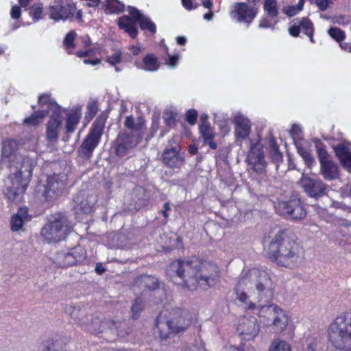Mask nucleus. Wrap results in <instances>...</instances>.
<instances>
[{
	"label": "nucleus",
	"instance_id": "obj_1",
	"mask_svg": "<svg viewBox=\"0 0 351 351\" xmlns=\"http://www.w3.org/2000/svg\"><path fill=\"white\" fill-rule=\"evenodd\" d=\"M169 270L172 276L181 280L182 288L191 291L215 285L220 276L215 263L196 256L174 260L170 263Z\"/></svg>",
	"mask_w": 351,
	"mask_h": 351
},
{
	"label": "nucleus",
	"instance_id": "obj_2",
	"mask_svg": "<svg viewBox=\"0 0 351 351\" xmlns=\"http://www.w3.org/2000/svg\"><path fill=\"white\" fill-rule=\"evenodd\" d=\"M300 246L295 242V236L289 230H279L270 241L269 258L277 265L292 267L301 260Z\"/></svg>",
	"mask_w": 351,
	"mask_h": 351
},
{
	"label": "nucleus",
	"instance_id": "obj_3",
	"mask_svg": "<svg viewBox=\"0 0 351 351\" xmlns=\"http://www.w3.org/2000/svg\"><path fill=\"white\" fill-rule=\"evenodd\" d=\"M82 117L81 107L72 108L66 114L62 141L66 142L76 130ZM63 116L60 109L55 110L45 125V138L49 143H56L63 129Z\"/></svg>",
	"mask_w": 351,
	"mask_h": 351
},
{
	"label": "nucleus",
	"instance_id": "obj_4",
	"mask_svg": "<svg viewBox=\"0 0 351 351\" xmlns=\"http://www.w3.org/2000/svg\"><path fill=\"white\" fill-rule=\"evenodd\" d=\"M14 171L10 170L3 193L7 198L14 204L21 202L32 176L33 167L28 160L17 162Z\"/></svg>",
	"mask_w": 351,
	"mask_h": 351
},
{
	"label": "nucleus",
	"instance_id": "obj_5",
	"mask_svg": "<svg viewBox=\"0 0 351 351\" xmlns=\"http://www.w3.org/2000/svg\"><path fill=\"white\" fill-rule=\"evenodd\" d=\"M190 325L186 311L176 308L171 311L164 310L156 319L157 330L155 334L162 340L169 338L171 334L185 331Z\"/></svg>",
	"mask_w": 351,
	"mask_h": 351
},
{
	"label": "nucleus",
	"instance_id": "obj_6",
	"mask_svg": "<svg viewBox=\"0 0 351 351\" xmlns=\"http://www.w3.org/2000/svg\"><path fill=\"white\" fill-rule=\"evenodd\" d=\"M328 340L339 350L351 351V312L338 315L330 324L328 329Z\"/></svg>",
	"mask_w": 351,
	"mask_h": 351
},
{
	"label": "nucleus",
	"instance_id": "obj_7",
	"mask_svg": "<svg viewBox=\"0 0 351 351\" xmlns=\"http://www.w3.org/2000/svg\"><path fill=\"white\" fill-rule=\"evenodd\" d=\"M243 285L248 289L256 288L261 300L270 302L274 296V283L269 274L258 268L249 269L243 275Z\"/></svg>",
	"mask_w": 351,
	"mask_h": 351
},
{
	"label": "nucleus",
	"instance_id": "obj_8",
	"mask_svg": "<svg viewBox=\"0 0 351 351\" xmlns=\"http://www.w3.org/2000/svg\"><path fill=\"white\" fill-rule=\"evenodd\" d=\"M71 230L67 216L58 212L50 216L48 223L42 228L40 234L49 242H58L65 239Z\"/></svg>",
	"mask_w": 351,
	"mask_h": 351
},
{
	"label": "nucleus",
	"instance_id": "obj_9",
	"mask_svg": "<svg viewBox=\"0 0 351 351\" xmlns=\"http://www.w3.org/2000/svg\"><path fill=\"white\" fill-rule=\"evenodd\" d=\"M106 118L98 117L92 124L90 130L79 147V154L82 158H90L95 148L98 146L104 133Z\"/></svg>",
	"mask_w": 351,
	"mask_h": 351
},
{
	"label": "nucleus",
	"instance_id": "obj_10",
	"mask_svg": "<svg viewBox=\"0 0 351 351\" xmlns=\"http://www.w3.org/2000/svg\"><path fill=\"white\" fill-rule=\"evenodd\" d=\"M247 297L243 292V308L246 311V314L243 316V339L252 340L259 332V324L254 315H257L259 309L252 302L247 301Z\"/></svg>",
	"mask_w": 351,
	"mask_h": 351
},
{
	"label": "nucleus",
	"instance_id": "obj_11",
	"mask_svg": "<svg viewBox=\"0 0 351 351\" xmlns=\"http://www.w3.org/2000/svg\"><path fill=\"white\" fill-rule=\"evenodd\" d=\"M123 324V322H117L104 317H95L92 319L88 330L93 334L104 333V338L108 341H112L117 337L121 336V332L119 328Z\"/></svg>",
	"mask_w": 351,
	"mask_h": 351
},
{
	"label": "nucleus",
	"instance_id": "obj_12",
	"mask_svg": "<svg viewBox=\"0 0 351 351\" xmlns=\"http://www.w3.org/2000/svg\"><path fill=\"white\" fill-rule=\"evenodd\" d=\"M258 313L267 319V324L273 326L277 332H282L288 324L287 315L276 304L260 305Z\"/></svg>",
	"mask_w": 351,
	"mask_h": 351
},
{
	"label": "nucleus",
	"instance_id": "obj_13",
	"mask_svg": "<svg viewBox=\"0 0 351 351\" xmlns=\"http://www.w3.org/2000/svg\"><path fill=\"white\" fill-rule=\"evenodd\" d=\"M277 212L282 216L291 219L300 220L306 216V211L300 199L293 197L287 201L279 202L276 206Z\"/></svg>",
	"mask_w": 351,
	"mask_h": 351
},
{
	"label": "nucleus",
	"instance_id": "obj_14",
	"mask_svg": "<svg viewBox=\"0 0 351 351\" xmlns=\"http://www.w3.org/2000/svg\"><path fill=\"white\" fill-rule=\"evenodd\" d=\"M76 5L71 0H54L48 7V14L55 21L71 19L76 10Z\"/></svg>",
	"mask_w": 351,
	"mask_h": 351
},
{
	"label": "nucleus",
	"instance_id": "obj_15",
	"mask_svg": "<svg viewBox=\"0 0 351 351\" xmlns=\"http://www.w3.org/2000/svg\"><path fill=\"white\" fill-rule=\"evenodd\" d=\"M245 161L247 163L249 171L252 170L258 174L264 172L266 162L263 145L260 143L259 139L256 140L255 143L250 140V149Z\"/></svg>",
	"mask_w": 351,
	"mask_h": 351
},
{
	"label": "nucleus",
	"instance_id": "obj_16",
	"mask_svg": "<svg viewBox=\"0 0 351 351\" xmlns=\"http://www.w3.org/2000/svg\"><path fill=\"white\" fill-rule=\"evenodd\" d=\"M317 153L320 162V173L326 180L337 179L339 176V166L330 159V156L325 149L317 145Z\"/></svg>",
	"mask_w": 351,
	"mask_h": 351
},
{
	"label": "nucleus",
	"instance_id": "obj_17",
	"mask_svg": "<svg viewBox=\"0 0 351 351\" xmlns=\"http://www.w3.org/2000/svg\"><path fill=\"white\" fill-rule=\"evenodd\" d=\"M178 136H173L171 141H169L171 147L165 148L162 154V163L171 169H180L185 162V158L180 154L181 147L178 144L172 146L171 142L176 143Z\"/></svg>",
	"mask_w": 351,
	"mask_h": 351
},
{
	"label": "nucleus",
	"instance_id": "obj_18",
	"mask_svg": "<svg viewBox=\"0 0 351 351\" xmlns=\"http://www.w3.org/2000/svg\"><path fill=\"white\" fill-rule=\"evenodd\" d=\"M66 183L58 174L48 176L42 195L46 202H52L57 199L62 193Z\"/></svg>",
	"mask_w": 351,
	"mask_h": 351
},
{
	"label": "nucleus",
	"instance_id": "obj_19",
	"mask_svg": "<svg viewBox=\"0 0 351 351\" xmlns=\"http://www.w3.org/2000/svg\"><path fill=\"white\" fill-rule=\"evenodd\" d=\"M128 12L131 16H121L117 24L119 27L124 30L132 38H136L138 34L136 23H139L145 16L134 7H129Z\"/></svg>",
	"mask_w": 351,
	"mask_h": 351
},
{
	"label": "nucleus",
	"instance_id": "obj_20",
	"mask_svg": "<svg viewBox=\"0 0 351 351\" xmlns=\"http://www.w3.org/2000/svg\"><path fill=\"white\" fill-rule=\"evenodd\" d=\"M86 258V250L82 247H75L71 252H60L56 258V264L60 267H68L81 263Z\"/></svg>",
	"mask_w": 351,
	"mask_h": 351
},
{
	"label": "nucleus",
	"instance_id": "obj_21",
	"mask_svg": "<svg viewBox=\"0 0 351 351\" xmlns=\"http://www.w3.org/2000/svg\"><path fill=\"white\" fill-rule=\"evenodd\" d=\"M300 184L305 193L311 197L318 199L326 194V186L320 180L302 177Z\"/></svg>",
	"mask_w": 351,
	"mask_h": 351
},
{
	"label": "nucleus",
	"instance_id": "obj_22",
	"mask_svg": "<svg viewBox=\"0 0 351 351\" xmlns=\"http://www.w3.org/2000/svg\"><path fill=\"white\" fill-rule=\"evenodd\" d=\"M134 135L126 132L119 133L114 141V151L119 157L124 156L127 151L137 145L139 141L134 140Z\"/></svg>",
	"mask_w": 351,
	"mask_h": 351
},
{
	"label": "nucleus",
	"instance_id": "obj_23",
	"mask_svg": "<svg viewBox=\"0 0 351 351\" xmlns=\"http://www.w3.org/2000/svg\"><path fill=\"white\" fill-rule=\"evenodd\" d=\"M199 130L204 143L208 145L211 149L215 150L217 148V143L213 141L215 133L210 123L206 120H202V123L199 125Z\"/></svg>",
	"mask_w": 351,
	"mask_h": 351
},
{
	"label": "nucleus",
	"instance_id": "obj_24",
	"mask_svg": "<svg viewBox=\"0 0 351 351\" xmlns=\"http://www.w3.org/2000/svg\"><path fill=\"white\" fill-rule=\"evenodd\" d=\"M74 202L75 204L73 210L77 218L82 219L84 217H86L93 212V206L87 198L77 195L75 197Z\"/></svg>",
	"mask_w": 351,
	"mask_h": 351
},
{
	"label": "nucleus",
	"instance_id": "obj_25",
	"mask_svg": "<svg viewBox=\"0 0 351 351\" xmlns=\"http://www.w3.org/2000/svg\"><path fill=\"white\" fill-rule=\"evenodd\" d=\"M20 146L19 141L8 138L2 142L1 156L3 158H10L14 156Z\"/></svg>",
	"mask_w": 351,
	"mask_h": 351
},
{
	"label": "nucleus",
	"instance_id": "obj_26",
	"mask_svg": "<svg viewBox=\"0 0 351 351\" xmlns=\"http://www.w3.org/2000/svg\"><path fill=\"white\" fill-rule=\"evenodd\" d=\"M336 155L339 158L341 165L351 171V151L344 144H339L335 147Z\"/></svg>",
	"mask_w": 351,
	"mask_h": 351
},
{
	"label": "nucleus",
	"instance_id": "obj_27",
	"mask_svg": "<svg viewBox=\"0 0 351 351\" xmlns=\"http://www.w3.org/2000/svg\"><path fill=\"white\" fill-rule=\"evenodd\" d=\"M136 284L143 286L147 290H156L159 287V281L154 276L149 275H141L135 280Z\"/></svg>",
	"mask_w": 351,
	"mask_h": 351
},
{
	"label": "nucleus",
	"instance_id": "obj_28",
	"mask_svg": "<svg viewBox=\"0 0 351 351\" xmlns=\"http://www.w3.org/2000/svg\"><path fill=\"white\" fill-rule=\"evenodd\" d=\"M141 69L146 71L154 72L160 68V62L154 53H147L142 60Z\"/></svg>",
	"mask_w": 351,
	"mask_h": 351
},
{
	"label": "nucleus",
	"instance_id": "obj_29",
	"mask_svg": "<svg viewBox=\"0 0 351 351\" xmlns=\"http://www.w3.org/2000/svg\"><path fill=\"white\" fill-rule=\"evenodd\" d=\"M49 113L48 110H38L33 112L29 117L25 118L23 123L27 126H38L39 125Z\"/></svg>",
	"mask_w": 351,
	"mask_h": 351
},
{
	"label": "nucleus",
	"instance_id": "obj_30",
	"mask_svg": "<svg viewBox=\"0 0 351 351\" xmlns=\"http://www.w3.org/2000/svg\"><path fill=\"white\" fill-rule=\"evenodd\" d=\"M293 22L295 24H299L300 29L308 36L312 43L313 40V23L307 18H296Z\"/></svg>",
	"mask_w": 351,
	"mask_h": 351
},
{
	"label": "nucleus",
	"instance_id": "obj_31",
	"mask_svg": "<svg viewBox=\"0 0 351 351\" xmlns=\"http://www.w3.org/2000/svg\"><path fill=\"white\" fill-rule=\"evenodd\" d=\"M125 5L119 0H107L104 11L109 14H119L124 11Z\"/></svg>",
	"mask_w": 351,
	"mask_h": 351
},
{
	"label": "nucleus",
	"instance_id": "obj_32",
	"mask_svg": "<svg viewBox=\"0 0 351 351\" xmlns=\"http://www.w3.org/2000/svg\"><path fill=\"white\" fill-rule=\"evenodd\" d=\"M124 125L126 128L134 131H140L143 130L145 125V121L142 117H138L137 123H135L132 116H128L125 118Z\"/></svg>",
	"mask_w": 351,
	"mask_h": 351
},
{
	"label": "nucleus",
	"instance_id": "obj_33",
	"mask_svg": "<svg viewBox=\"0 0 351 351\" xmlns=\"http://www.w3.org/2000/svg\"><path fill=\"white\" fill-rule=\"evenodd\" d=\"M257 6L243 3V22L250 23L257 14Z\"/></svg>",
	"mask_w": 351,
	"mask_h": 351
},
{
	"label": "nucleus",
	"instance_id": "obj_34",
	"mask_svg": "<svg viewBox=\"0 0 351 351\" xmlns=\"http://www.w3.org/2000/svg\"><path fill=\"white\" fill-rule=\"evenodd\" d=\"M29 14L34 22L43 18V6L42 3H36L29 8Z\"/></svg>",
	"mask_w": 351,
	"mask_h": 351
},
{
	"label": "nucleus",
	"instance_id": "obj_35",
	"mask_svg": "<svg viewBox=\"0 0 351 351\" xmlns=\"http://www.w3.org/2000/svg\"><path fill=\"white\" fill-rule=\"evenodd\" d=\"M178 113L173 110L166 111L163 114L165 123L169 128H173L176 125L178 121Z\"/></svg>",
	"mask_w": 351,
	"mask_h": 351
},
{
	"label": "nucleus",
	"instance_id": "obj_36",
	"mask_svg": "<svg viewBox=\"0 0 351 351\" xmlns=\"http://www.w3.org/2000/svg\"><path fill=\"white\" fill-rule=\"evenodd\" d=\"M38 104L40 106L43 107L47 106L49 108H51L54 106H58L60 109V106L51 97V95L48 93H43L38 96Z\"/></svg>",
	"mask_w": 351,
	"mask_h": 351
},
{
	"label": "nucleus",
	"instance_id": "obj_37",
	"mask_svg": "<svg viewBox=\"0 0 351 351\" xmlns=\"http://www.w3.org/2000/svg\"><path fill=\"white\" fill-rule=\"evenodd\" d=\"M76 33L74 31H70L64 38L63 44L68 53H73V49L75 47V39Z\"/></svg>",
	"mask_w": 351,
	"mask_h": 351
},
{
	"label": "nucleus",
	"instance_id": "obj_38",
	"mask_svg": "<svg viewBox=\"0 0 351 351\" xmlns=\"http://www.w3.org/2000/svg\"><path fill=\"white\" fill-rule=\"evenodd\" d=\"M269 351H291V347L285 341L277 339L272 341Z\"/></svg>",
	"mask_w": 351,
	"mask_h": 351
},
{
	"label": "nucleus",
	"instance_id": "obj_39",
	"mask_svg": "<svg viewBox=\"0 0 351 351\" xmlns=\"http://www.w3.org/2000/svg\"><path fill=\"white\" fill-rule=\"evenodd\" d=\"M98 112V104L95 100H93L88 103L86 111L85 113V119L88 121H91Z\"/></svg>",
	"mask_w": 351,
	"mask_h": 351
},
{
	"label": "nucleus",
	"instance_id": "obj_40",
	"mask_svg": "<svg viewBox=\"0 0 351 351\" xmlns=\"http://www.w3.org/2000/svg\"><path fill=\"white\" fill-rule=\"evenodd\" d=\"M269 155L271 159L276 162L280 160L282 158V154L280 152L279 147L274 138L269 140Z\"/></svg>",
	"mask_w": 351,
	"mask_h": 351
},
{
	"label": "nucleus",
	"instance_id": "obj_41",
	"mask_svg": "<svg viewBox=\"0 0 351 351\" xmlns=\"http://www.w3.org/2000/svg\"><path fill=\"white\" fill-rule=\"evenodd\" d=\"M140 28L142 30H147L152 34H156V26L154 22H152L150 19L144 16L141 21L138 23Z\"/></svg>",
	"mask_w": 351,
	"mask_h": 351
},
{
	"label": "nucleus",
	"instance_id": "obj_42",
	"mask_svg": "<svg viewBox=\"0 0 351 351\" xmlns=\"http://www.w3.org/2000/svg\"><path fill=\"white\" fill-rule=\"evenodd\" d=\"M143 306L144 305L143 300L141 298H136L131 307V311L132 313V317L134 319H136L139 317L141 312L143 309Z\"/></svg>",
	"mask_w": 351,
	"mask_h": 351
},
{
	"label": "nucleus",
	"instance_id": "obj_43",
	"mask_svg": "<svg viewBox=\"0 0 351 351\" xmlns=\"http://www.w3.org/2000/svg\"><path fill=\"white\" fill-rule=\"evenodd\" d=\"M230 16L235 22L241 21V2L232 4L230 10Z\"/></svg>",
	"mask_w": 351,
	"mask_h": 351
},
{
	"label": "nucleus",
	"instance_id": "obj_44",
	"mask_svg": "<svg viewBox=\"0 0 351 351\" xmlns=\"http://www.w3.org/2000/svg\"><path fill=\"white\" fill-rule=\"evenodd\" d=\"M264 10L270 16L276 17L278 14L276 1L265 0Z\"/></svg>",
	"mask_w": 351,
	"mask_h": 351
},
{
	"label": "nucleus",
	"instance_id": "obj_45",
	"mask_svg": "<svg viewBox=\"0 0 351 351\" xmlns=\"http://www.w3.org/2000/svg\"><path fill=\"white\" fill-rule=\"evenodd\" d=\"M298 152L301 155V156L303 158L304 160L305 161V163L306 165L311 168L313 164L315 162V159L313 157L311 152L304 148H299Z\"/></svg>",
	"mask_w": 351,
	"mask_h": 351
},
{
	"label": "nucleus",
	"instance_id": "obj_46",
	"mask_svg": "<svg viewBox=\"0 0 351 351\" xmlns=\"http://www.w3.org/2000/svg\"><path fill=\"white\" fill-rule=\"evenodd\" d=\"M25 222V221L19 217L18 215L14 214L12 216L10 221L11 230L14 232L19 231L20 229L22 228Z\"/></svg>",
	"mask_w": 351,
	"mask_h": 351
},
{
	"label": "nucleus",
	"instance_id": "obj_47",
	"mask_svg": "<svg viewBox=\"0 0 351 351\" xmlns=\"http://www.w3.org/2000/svg\"><path fill=\"white\" fill-rule=\"evenodd\" d=\"M329 35L337 42H340L345 38L343 31L337 27H331L328 29Z\"/></svg>",
	"mask_w": 351,
	"mask_h": 351
},
{
	"label": "nucleus",
	"instance_id": "obj_48",
	"mask_svg": "<svg viewBox=\"0 0 351 351\" xmlns=\"http://www.w3.org/2000/svg\"><path fill=\"white\" fill-rule=\"evenodd\" d=\"M185 119L191 125L195 124L197 119V112L194 109L188 110L185 114Z\"/></svg>",
	"mask_w": 351,
	"mask_h": 351
},
{
	"label": "nucleus",
	"instance_id": "obj_49",
	"mask_svg": "<svg viewBox=\"0 0 351 351\" xmlns=\"http://www.w3.org/2000/svg\"><path fill=\"white\" fill-rule=\"evenodd\" d=\"M122 53L118 50L114 53L107 57L106 61L112 66H115L121 60Z\"/></svg>",
	"mask_w": 351,
	"mask_h": 351
},
{
	"label": "nucleus",
	"instance_id": "obj_50",
	"mask_svg": "<svg viewBox=\"0 0 351 351\" xmlns=\"http://www.w3.org/2000/svg\"><path fill=\"white\" fill-rule=\"evenodd\" d=\"M232 121L235 124V135L239 139L241 138V114H238Z\"/></svg>",
	"mask_w": 351,
	"mask_h": 351
},
{
	"label": "nucleus",
	"instance_id": "obj_51",
	"mask_svg": "<svg viewBox=\"0 0 351 351\" xmlns=\"http://www.w3.org/2000/svg\"><path fill=\"white\" fill-rule=\"evenodd\" d=\"M15 215H18L19 217H21L25 221H27L31 219V217L28 214V208L26 206L20 207L18 209L17 213H15Z\"/></svg>",
	"mask_w": 351,
	"mask_h": 351
},
{
	"label": "nucleus",
	"instance_id": "obj_52",
	"mask_svg": "<svg viewBox=\"0 0 351 351\" xmlns=\"http://www.w3.org/2000/svg\"><path fill=\"white\" fill-rule=\"evenodd\" d=\"M243 139L247 137L251 130V122L247 118L243 117Z\"/></svg>",
	"mask_w": 351,
	"mask_h": 351
},
{
	"label": "nucleus",
	"instance_id": "obj_53",
	"mask_svg": "<svg viewBox=\"0 0 351 351\" xmlns=\"http://www.w3.org/2000/svg\"><path fill=\"white\" fill-rule=\"evenodd\" d=\"M332 3L330 0H315V4L321 11H325Z\"/></svg>",
	"mask_w": 351,
	"mask_h": 351
},
{
	"label": "nucleus",
	"instance_id": "obj_54",
	"mask_svg": "<svg viewBox=\"0 0 351 351\" xmlns=\"http://www.w3.org/2000/svg\"><path fill=\"white\" fill-rule=\"evenodd\" d=\"M179 56L172 55L169 56L168 59L166 60V64L172 68L176 67L178 64Z\"/></svg>",
	"mask_w": 351,
	"mask_h": 351
},
{
	"label": "nucleus",
	"instance_id": "obj_55",
	"mask_svg": "<svg viewBox=\"0 0 351 351\" xmlns=\"http://www.w3.org/2000/svg\"><path fill=\"white\" fill-rule=\"evenodd\" d=\"M10 15L12 19H19L21 15V8L18 5H14L12 7Z\"/></svg>",
	"mask_w": 351,
	"mask_h": 351
},
{
	"label": "nucleus",
	"instance_id": "obj_56",
	"mask_svg": "<svg viewBox=\"0 0 351 351\" xmlns=\"http://www.w3.org/2000/svg\"><path fill=\"white\" fill-rule=\"evenodd\" d=\"M333 22L339 25H346L349 23V19L346 16L339 15L333 19Z\"/></svg>",
	"mask_w": 351,
	"mask_h": 351
},
{
	"label": "nucleus",
	"instance_id": "obj_57",
	"mask_svg": "<svg viewBox=\"0 0 351 351\" xmlns=\"http://www.w3.org/2000/svg\"><path fill=\"white\" fill-rule=\"evenodd\" d=\"M182 4L187 10H192L197 7L196 4L193 3V0H182Z\"/></svg>",
	"mask_w": 351,
	"mask_h": 351
},
{
	"label": "nucleus",
	"instance_id": "obj_58",
	"mask_svg": "<svg viewBox=\"0 0 351 351\" xmlns=\"http://www.w3.org/2000/svg\"><path fill=\"white\" fill-rule=\"evenodd\" d=\"M283 11L289 16H293L299 12L297 9V7L294 5L284 8Z\"/></svg>",
	"mask_w": 351,
	"mask_h": 351
},
{
	"label": "nucleus",
	"instance_id": "obj_59",
	"mask_svg": "<svg viewBox=\"0 0 351 351\" xmlns=\"http://www.w3.org/2000/svg\"><path fill=\"white\" fill-rule=\"evenodd\" d=\"M300 30L301 29L300 25L295 23H294V25L291 26L289 29V34L294 37L299 36Z\"/></svg>",
	"mask_w": 351,
	"mask_h": 351
},
{
	"label": "nucleus",
	"instance_id": "obj_60",
	"mask_svg": "<svg viewBox=\"0 0 351 351\" xmlns=\"http://www.w3.org/2000/svg\"><path fill=\"white\" fill-rule=\"evenodd\" d=\"M158 128H159V123L158 122L156 121V122H153L152 123V125L150 128L151 134L149 136V138H152L155 135V134L157 132Z\"/></svg>",
	"mask_w": 351,
	"mask_h": 351
},
{
	"label": "nucleus",
	"instance_id": "obj_61",
	"mask_svg": "<svg viewBox=\"0 0 351 351\" xmlns=\"http://www.w3.org/2000/svg\"><path fill=\"white\" fill-rule=\"evenodd\" d=\"M87 2V6L91 8H97L101 3V0H85Z\"/></svg>",
	"mask_w": 351,
	"mask_h": 351
},
{
	"label": "nucleus",
	"instance_id": "obj_62",
	"mask_svg": "<svg viewBox=\"0 0 351 351\" xmlns=\"http://www.w3.org/2000/svg\"><path fill=\"white\" fill-rule=\"evenodd\" d=\"M189 153L191 155H195L197 154L198 147L195 144H191L188 148Z\"/></svg>",
	"mask_w": 351,
	"mask_h": 351
},
{
	"label": "nucleus",
	"instance_id": "obj_63",
	"mask_svg": "<svg viewBox=\"0 0 351 351\" xmlns=\"http://www.w3.org/2000/svg\"><path fill=\"white\" fill-rule=\"evenodd\" d=\"M130 51H131V53L134 55V56H138L140 52L141 51V48L139 47H136V46H134V45H132L130 47Z\"/></svg>",
	"mask_w": 351,
	"mask_h": 351
},
{
	"label": "nucleus",
	"instance_id": "obj_64",
	"mask_svg": "<svg viewBox=\"0 0 351 351\" xmlns=\"http://www.w3.org/2000/svg\"><path fill=\"white\" fill-rule=\"evenodd\" d=\"M106 271L101 263H97L95 267V271L97 274L101 275Z\"/></svg>",
	"mask_w": 351,
	"mask_h": 351
}]
</instances>
